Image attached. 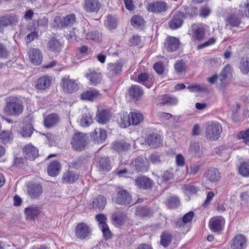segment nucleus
I'll use <instances>...</instances> for the list:
<instances>
[{"label": "nucleus", "instance_id": "nucleus-1", "mask_svg": "<svg viewBox=\"0 0 249 249\" xmlns=\"http://www.w3.org/2000/svg\"><path fill=\"white\" fill-rule=\"evenodd\" d=\"M23 107L20 99L15 96H10L5 99L3 112L9 116H18L22 113Z\"/></svg>", "mask_w": 249, "mask_h": 249}, {"label": "nucleus", "instance_id": "nucleus-2", "mask_svg": "<svg viewBox=\"0 0 249 249\" xmlns=\"http://www.w3.org/2000/svg\"><path fill=\"white\" fill-rule=\"evenodd\" d=\"M222 131V126L219 123L212 122L206 126L205 136L207 139L216 140L219 137Z\"/></svg>", "mask_w": 249, "mask_h": 249}, {"label": "nucleus", "instance_id": "nucleus-3", "mask_svg": "<svg viewBox=\"0 0 249 249\" xmlns=\"http://www.w3.org/2000/svg\"><path fill=\"white\" fill-rule=\"evenodd\" d=\"M112 200L115 203L120 205L130 204L131 197L126 190L123 188H118L116 194L112 196Z\"/></svg>", "mask_w": 249, "mask_h": 249}, {"label": "nucleus", "instance_id": "nucleus-4", "mask_svg": "<svg viewBox=\"0 0 249 249\" xmlns=\"http://www.w3.org/2000/svg\"><path fill=\"white\" fill-rule=\"evenodd\" d=\"M86 142V135L77 132L72 136L71 144L74 149L76 150H81L85 147L87 143Z\"/></svg>", "mask_w": 249, "mask_h": 249}, {"label": "nucleus", "instance_id": "nucleus-5", "mask_svg": "<svg viewBox=\"0 0 249 249\" xmlns=\"http://www.w3.org/2000/svg\"><path fill=\"white\" fill-rule=\"evenodd\" d=\"M168 7L166 2L160 0L148 3L146 6V9L149 12L160 14L166 11Z\"/></svg>", "mask_w": 249, "mask_h": 249}, {"label": "nucleus", "instance_id": "nucleus-6", "mask_svg": "<svg viewBox=\"0 0 249 249\" xmlns=\"http://www.w3.org/2000/svg\"><path fill=\"white\" fill-rule=\"evenodd\" d=\"M19 19L16 15H6L0 18V32H2L4 27L14 26L18 22Z\"/></svg>", "mask_w": 249, "mask_h": 249}, {"label": "nucleus", "instance_id": "nucleus-7", "mask_svg": "<svg viewBox=\"0 0 249 249\" xmlns=\"http://www.w3.org/2000/svg\"><path fill=\"white\" fill-rule=\"evenodd\" d=\"M90 232L89 227L85 223H80L77 225L75 229L76 236L80 239L87 237Z\"/></svg>", "mask_w": 249, "mask_h": 249}, {"label": "nucleus", "instance_id": "nucleus-8", "mask_svg": "<svg viewBox=\"0 0 249 249\" xmlns=\"http://www.w3.org/2000/svg\"><path fill=\"white\" fill-rule=\"evenodd\" d=\"M61 84L63 90L68 93L75 92L78 89V86L76 82L69 78H63Z\"/></svg>", "mask_w": 249, "mask_h": 249}, {"label": "nucleus", "instance_id": "nucleus-9", "mask_svg": "<svg viewBox=\"0 0 249 249\" xmlns=\"http://www.w3.org/2000/svg\"><path fill=\"white\" fill-rule=\"evenodd\" d=\"M95 164L100 171L107 172L111 169V163L108 157H97L95 159Z\"/></svg>", "mask_w": 249, "mask_h": 249}, {"label": "nucleus", "instance_id": "nucleus-10", "mask_svg": "<svg viewBox=\"0 0 249 249\" xmlns=\"http://www.w3.org/2000/svg\"><path fill=\"white\" fill-rule=\"evenodd\" d=\"M29 58L35 65H40L42 61V55L40 51L36 48H32L28 51Z\"/></svg>", "mask_w": 249, "mask_h": 249}, {"label": "nucleus", "instance_id": "nucleus-11", "mask_svg": "<svg viewBox=\"0 0 249 249\" xmlns=\"http://www.w3.org/2000/svg\"><path fill=\"white\" fill-rule=\"evenodd\" d=\"M135 185L140 189H151L153 186V181L149 178L142 176L136 178L135 180Z\"/></svg>", "mask_w": 249, "mask_h": 249}, {"label": "nucleus", "instance_id": "nucleus-12", "mask_svg": "<svg viewBox=\"0 0 249 249\" xmlns=\"http://www.w3.org/2000/svg\"><path fill=\"white\" fill-rule=\"evenodd\" d=\"M132 163L138 172L147 171L149 169V162L146 158L138 157Z\"/></svg>", "mask_w": 249, "mask_h": 249}, {"label": "nucleus", "instance_id": "nucleus-13", "mask_svg": "<svg viewBox=\"0 0 249 249\" xmlns=\"http://www.w3.org/2000/svg\"><path fill=\"white\" fill-rule=\"evenodd\" d=\"M23 151L25 158L29 160H34L39 155L38 149L32 144L25 145Z\"/></svg>", "mask_w": 249, "mask_h": 249}, {"label": "nucleus", "instance_id": "nucleus-14", "mask_svg": "<svg viewBox=\"0 0 249 249\" xmlns=\"http://www.w3.org/2000/svg\"><path fill=\"white\" fill-rule=\"evenodd\" d=\"M247 246V239L242 234L236 235L232 240L231 247L232 249H244Z\"/></svg>", "mask_w": 249, "mask_h": 249}, {"label": "nucleus", "instance_id": "nucleus-15", "mask_svg": "<svg viewBox=\"0 0 249 249\" xmlns=\"http://www.w3.org/2000/svg\"><path fill=\"white\" fill-rule=\"evenodd\" d=\"M83 7L87 12H97L101 7V3L98 0H86Z\"/></svg>", "mask_w": 249, "mask_h": 249}, {"label": "nucleus", "instance_id": "nucleus-16", "mask_svg": "<svg viewBox=\"0 0 249 249\" xmlns=\"http://www.w3.org/2000/svg\"><path fill=\"white\" fill-rule=\"evenodd\" d=\"M86 76L89 80L90 84L94 86L100 84L102 79L101 73L94 70H89Z\"/></svg>", "mask_w": 249, "mask_h": 249}, {"label": "nucleus", "instance_id": "nucleus-17", "mask_svg": "<svg viewBox=\"0 0 249 249\" xmlns=\"http://www.w3.org/2000/svg\"><path fill=\"white\" fill-rule=\"evenodd\" d=\"M61 165L57 160L51 162L47 168L48 175L51 177H56L60 172Z\"/></svg>", "mask_w": 249, "mask_h": 249}, {"label": "nucleus", "instance_id": "nucleus-18", "mask_svg": "<svg viewBox=\"0 0 249 249\" xmlns=\"http://www.w3.org/2000/svg\"><path fill=\"white\" fill-rule=\"evenodd\" d=\"M184 14L182 12H177L174 16L170 22L169 26L172 29H176L180 27L183 23Z\"/></svg>", "mask_w": 249, "mask_h": 249}, {"label": "nucleus", "instance_id": "nucleus-19", "mask_svg": "<svg viewBox=\"0 0 249 249\" xmlns=\"http://www.w3.org/2000/svg\"><path fill=\"white\" fill-rule=\"evenodd\" d=\"M82 99L90 101H95L101 98V94L97 90H88L81 95Z\"/></svg>", "mask_w": 249, "mask_h": 249}, {"label": "nucleus", "instance_id": "nucleus-20", "mask_svg": "<svg viewBox=\"0 0 249 249\" xmlns=\"http://www.w3.org/2000/svg\"><path fill=\"white\" fill-rule=\"evenodd\" d=\"M78 178V174L74 171L69 170L63 174L62 180L63 183L72 184L75 182Z\"/></svg>", "mask_w": 249, "mask_h": 249}, {"label": "nucleus", "instance_id": "nucleus-21", "mask_svg": "<svg viewBox=\"0 0 249 249\" xmlns=\"http://www.w3.org/2000/svg\"><path fill=\"white\" fill-rule=\"evenodd\" d=\"M59 121L58 115L55 113H51L45 118L44 124L46 127L50 128L56 125Z\"/></svg>", "mask_w": 249, "mask_h": 249}, {"label": "nucleus", "instance_id": "nucleus-22", "mask_svg": "<svg viewBox=\"0 0 249 249\" xmlns=\"http://www.w3.org/2000/svg\"><path fill=\"white\" fill-rule=\"evenodd\" d=\"M224 219L221 217H217L212 218L209 223L211 229L214 232L220 231L224 224Z\"/></svg>", "mask_w": 249, "mask_h": 249}, {"label": "nucleus", "instance_id": "nucleus-23", "mask_svg": "<svg viewBox=\"0 0 249 249\" xmlns=\"http://www.w3.org/2000/svg\"><path fill=\"white\" fill-rule=\"evenodd\" d=\"M92 138L97 143H102L107 138L106 132L101 128H96L92 132Z\"/></svg>", "mask_w": 249, "mask_h": 249}, {"label": "nucleus", "instance_id": "nucleus-24", "mask_svg": "<svg viewBox=\"0 0 249 249\" xmlns=\"http://www.w3.org/2000/svg\"><path fill=\"white\" fill-rule=\"evenodd\" d=\"M129 96L135 101H138L142 96V89L137 85L132 86L128 90Z\"/></svg>", "mask_w": 249, "mask_h": 249}, {"label": "nucleus", "instance_id": "nucleus-25", "mask_svg": "<svg viewBox=\"0 0 249 249\" xmlns=\"http://www.w3.org/2000/svg\"><path fill=\"white\" fill-rule=\"evenodd\" d=\"M28 194L33 198H38L42 193V188L39 184H31L28 187Z\"/></svg>", "mask_w": 249, "mask_h": 249}, {"label": "nucleus", "instance_id": "nucleus-26", "mask_svg": "<svg viewBox=\"0 0 249 249\" xmlns=\"http://www.w3.org/2000/svg\"><path fill=\"white\" fill-rule=\"evenodd\" d=\"M179 45V40L174 37L167 38L165 42V47L169 51L171 52L176 51L178 48Z\"/></svg>", "mask_w": 249, "mask_h": 249}, {"label": "nucleus", "instance_id": "nucleus-27", "mask_svg": "<svg viewBox=\"0 0 249 249\" xmlns=\"http://www.w3.org/2000/svg\"><path fill=\"white\" fill-rule=\"evenodd\" d=\"M130 144L124 140H118L113 143L112 148L119 152L128 150Z\"/></svg>", "mask_w": 249, "mask_h": 249}, {"label": "nucleus", "instance_id": "nucleus-28", "mask_svg": "<svg viewBox=\"0 0 249 249\" xmlns=\"http://www.w3.org/2000/svg\"><path fill=\"white\" fill-rule=\"evenodd\" d=\"M51 82V77L44 76L37 80L36 87L38 89H44L50 87Z\"/></svg>", "mask_w": 249, "mask_h": 249}, {"label": "nucleus", "instance_id": "nucleus-29", "mask_svg": "<svg viewBox=\"0 0 249 249\" xmlns=\"http://www.w3.org/2000/svg\"><path fill=\"white\" fill-rule=\"evenodd\" d=\"M110 117V112L108 110H98L96 114V119L100 124H106L107 122Z\"/></svg>", "mask_w": 249, "mask_h": 249}, {"label": "nucleus", "instance_id": "nucleus-30", "mask_svg": "<svg viewBox=\"0 0 249 249\" xmlns=\"http://www.w3.org/2000/svg\"><path fill=\"white\" fill-rule=\"evenodd\" d=\"M147 142L151 147L156 148L161 144V137L158 134L150 135L147 138Z\"/></svg>", "mask_w": 249, "mask_h": 249}, {"label": "nucleus", "instance_id": "nucleus-31", "mask_svg": "<svg viewBox=\"0 0 249 249\" xmlns=\"http://www.w3.org/2000/svg\"><path fill=\"white\" fill-rule=\"evenodd\" d=\"M207 179L212 182L218 181L220 179V173L216 168H211L206 173Z\"/></svg>", "mask_w": 249, "mask_h": 249}, {"label": "nucleus", "instance_id": "nucleus-32", "mask_svg": "<svg viewBox=\"0 0 249 249\" xmlns=\"http://www.w3.org/2000/svg\"><path fill=\"white\" fill-rule=\"evenodd\" d=\"M14 138L13 133L11 130H4L0 132V140L4 144L11 142Z\"/></svg>", "mask_w": 249, "mask_h": 249}, {"label": "nucleus", "instance_id": "nucleus-33", "mask_svg": "<svg viewBox=\"0 0 249 249\" xmlns=\"http://www.w3.org/2000/svg\"><path fill=\"white\" fill-rule=\"evenodd\" d=\"M47 46L50 51L56 53L60 51L62 45L59 40L55 38H52L48 42Z\"/></svg>", "mask_w": 249, "mask_h": 249}, {"label": "nucleus", "instance_id": "nucleus-34", "mask_svg": "<svg viewBox=\"0 0 249 249\" xmlns=\"http://www.w3.org/2000/svg\"><path fill=\"white\" fill-rule=\"evenodd\" d=\"M237 11L239 16L249 17V0L242 2Z\"/></svg>", "mask_w": 249, "mask_h": 249}, {"label": "nucleus", "instance_id": "nucleus-35", "mask_svg": "<svg viewBox=\"0 0 249 249\" xmlns=\"http://www.w3.org/2000/svg\"><path fill=\"white\" fill-rule=\"evenodd\" d=\"M107 204V199L103 196H99L92 201L93 208L103 209Z\"/></svg>", "mask_w": 249, "mask_h": 249}, {"label": "nucleus", "instance_id": "nucleus-36", "mask_svg": "<svg viewBox=\"0 0 249 249\" xmlns=\"http://www.w3.org/2000/svg\"><path fill=\"white\" fill-rule=\"evenodd\" d=\"M239 68L243 74H248L249 72V57L242 58L239 64Z\"/></svg>", "mask_w": 249, "mask_h": 249}, {"label": "nucleus", "instance_id": "nucleus-37", "mask_svg": "<svg viewBox=\"0 0 249 249\" xmlns=\"http://www.w3.org/2000/svg\"><path fill=\"white\" fill-rule=\"evenodd\" d=\"M120 116L119 124L121 127L125 128L131 124L130 114H128L127 112H125L121 114Z\"/></svg>", "mask_w": 249, "mask_h": 249}, {"label": "nucleus", "instance_id": "nucleus-38", "mask_svg": "<svg viewBox=\"0 0 249 249\" xmlns=\"http://www.w3.org/2000/svg\"><path fill=\"white\" fill-rule=\"evenodd\" d=\"M25 213L28 219H34L39 213V211L37 207L31 206L25 210Z\"/></svg>", "mask_w": 249, "mask_h": 249}, {"label": "nucleus", "instance_id": "nucleus-39", "mask_svg": "<svg viewBox=\"0 0 249 249\" xmlns=\"http://www.w3.org/2000/svg\"><path fill=\"white\" fill-rule=\"evenodd\" d=\"M112 219L115 224L122 226L126 219V215L124 213H114L112 215Z\"/></svg>", "mask_w": 249, "mask_h": 249}, {"label": "nucleus", "instance_id": "nucleus-40", "mask_svg": "<svg viewBox=\"0 0 249 249\" xmlns=\"http://www.w3.org/2000/svg\"><path fill=\"white\" fill-rule=\"evenodd\" d=\"M231 71V67L229 65H227L224 68L219 76V79L221 81V84H223L224 81L227 78L232 76Z\"/></svg>", "mask_w": 249, "mask_h": 249}, {"label": "nucleus", "instance_id": "nucleus-41", "mask_svg": "<svg viewBox=\"0 0 249 249\" xmlns=\"http://www.w3.org/2000/svg\"><path fill=\"white\" fill-rule=\"evenodd\" d=\"M123 64L120 62H116L114 63H110L107 67V70L112 74H118L122 71Z\"/></svg>", "mask_w": 249, "mask_h": 249}, {"label": "nucleus", "instance_id": "nucleus-42", "mask_svg": "<svg viewBox=\"0 0 249 249\" xmlns=\"http://www.w3.org/2000/svg\"><path fill=\"white\" fill-rule=\"evenodd\" d=\"M131 124L136 125L142 122L143 115L139 112H132L130 113Z\"/></svg>", "mask_w": 249, "mask_h": 249}, {"label": "nucleus", "instance_id": "nucleus-43", "mask_svg": "<svg viewBox=\"0 0 249 249\" xmlns=\"http://www.w3.org/2000/svg\"><path fill=\"white\" fill-rule=\"evenodd\" d=\"M93 123V119L89 113L84 114L80 121V125L82 127H88Z\"/></svg>", "mask_w": 249, "mask_h": 249}, {"label": "nucleus", "instance_id": "nucleus-44", "mask_svg": "<svg viewBox=\"0 0 249 249\" xmlns=\"http://www.w3.org/2000/svg\"><path fill=\"white\" fill-rule=\"evenodd\" d=\"M159 100L161 101L160 104L162 105L168 104L169 105H175L177 104L178 102L177 98L170 97L166 95L161 96Z\"/></svg>", "mask_w": 249, "mask_h": 249}, {"label": "nucleus", "instance_id": "nucleus-45", "mask_svg": "<svg viewBox=\"0 0 249 249\" xmlns=\"http://www.w3.org/2000/svg\"><path fill=\"white\" fill-rule=\"evenodd\" d=\"M105 24L109 30L113 29L117 26V19L115 16L108 15L105 21Z\"/></svg>", "mask_w": 249, "mask_h": 249}, {"label": "nucleus", "instance_id": "nucleus-46", "mask_svg": "<svg viewBox=\"0 0 249 249\" xmlns=\"http://www.w3.org/2000/svg\"><path fill=\"white\" fill-rule=\"evenodd\" d=\"M227 26L230 25L232 27H237L239 26L240 20L238 17L234 14L230 15L226 20Z\"/></svg>", "mask_w": 249, "mask_h": 249}, {"label": "nucleus", "instance_id": "nucleus-47", "mask_svg": "<svg viewBox=\"0 0 249 249\" xmlns=\"http://www.w3.org/2000/svg\"><path fill=\"white\" fill-rule=\"evenodd\" d=\"M172 235L168 232H163L160 235V244L164 247H167L171 242Z\"/></svg>", "mask_w": 249, "mask_h": 249}, {"label": "nucleus", "instance_id": "nucleus-48", "mask_svg": "<svg viewBox=\"0 0 249 249\" xmlns=\"http://www.w3.org/2000/svg\"><path fill=\"white\" fill-rule=\"evenodd\" d=\"M194 216V213L191 211L186 213L182 217V220L178 221L177 222V225L179 227L184 226V225L186 223L190 222Z\"/></svg>", "mask_w": 249, "mask_h": 249}, {"label": "nucleus", "instance_id": "nucleus-49", "mask_svg": "<svg viewBox=\"0 0 249 249\" xmlns=\"http://www.w3.org/2000/svg\"><path fill=\"white\" fill-rule=\"evenodd\" d=\"M75 21V17L73 14H70L66 16L61 21L62 27L68 26L73 24Z\"/></svg>", "mask_w": 249, "mask_h": 249}, {"label": "nucleus", "instance_id": "nucleus-50", "mask_svg": "<svg viewBox=\"0 0 249 249\" xmlns=\"http://www.w3.org/2000/svg\"><path fill=\"white\" fill-rule=\"evenodd\" d=\"M166 205L168 208L170 209L176 208L179 205V200L178 198L175 196H171L170 198L167 200Z\"/></svg>", "mask_w": 249, "mask_h": 249}, {"label": "nucleus", "instance_id": "nucleus-51", "mask_svg": "<svg viewBox=\"0 0 249 249\" xmlns=\"http://www.w3.org/2000/svg\"><path fill=\"white\" fill-rule=\"evenodd\" d=\"M239 172L244 177H249V163L243 162L240 166Z\"/></svg>", "mask_w": 249, "mask_h": 249}, {"label": "nucleus", "instance_id": "nucleus-52", "mask_svg": "<svg viewBox=\"0 0 249 249\" xmlns=\"http://www.w3.org/2000/svg\"><path fill=\"white\" fill-rule=\"evenodd\" d=\"M184 192L187 195L195 194L198 190V188L194 185L191 184H186L182 187Z\"/></svg>", "mask_w": 249, "mask_h": 249}, {"label": "nucleus", "instance_id": "nucleus-53", "mask_svg": "<svg viewBox=\"0 0 249 249\" xmlns=\"http://www.w3.org/2000/svg\"><path fill=\"white\" fill-rule=\"evenodd\" d=\"M237 137L238 139H243L244 142L249 145V129L239 132Z\"/></svg>", "mask_w": 249, "mask_h": 249}, {"label": "nucleus", "instance_id": "nucleus-54", "mask_svg": "<svg viewBox=\"0 0 249 249\" xmlns=\"http://www.w3.org/2000/svg\"><path fill=\"white\" fill-rule=\"evenodd\" d=\"M191 152L196 156L201 155L200 145L198 142H194L191 143L190 147Z\"/></svg>", "mask_w": 249, "mask_h": 249}, {"label": "nucleus", "instance_id": "nucleus-55", "mask_svg": "<svg viewBox=\"0 0 249 249\" xmlns=\"http://www.w3.org/2000/svg\"><path fill=\"white\" fill-rule=\"evenodd\" d=\"M136 214L142 217L149 216L151 214L150 210L144 208L140 207L138 208L136 211Z\"/></svg>", "mask_w": 249, "mask_h": 249}, {"label": "nucleus", "instance_id": "nucleus-56", "mask_svg": "<svg viewBox=\"0 0 249 249\" xmlns=\"http://www.w3.org/2000/svg\"><path fill=\"white\" fill-rule=\"evenodd\" d=\"M205 35V29L201 27H198L195 30L193 36L198 40L203 39Z\"/></svg>", "mask_w": 249, "mask_h": 249}, {"label": "nucleus", "instance_id": "nucleus-57", "mask_svg": "<svg viewBox=\"0 0 249 249\" xmlns=\"http://www.w3.org/2000/svg\"><path fill=\"white\" fill-rule=\"evenodd\" d=\"M175 69L177 73H180L185 71V63L182 60H178L175 64Z\"/></svg>", "mask_w": 249, "mask_h": 249}, {"label": "nucleus", "instance_id": "nucleus-58", "mask_svg": "<svg viewBox=\"0 0 249 249\" xmlns=\"http://www.w3.org/2000/svg\"><path fill=\"white\" fill-rule=\"evenodd\" d=\"M33 131V128L30 125L22 127L20 134L22 137H28L31 136Z\"/></svg>", "mask_w": 249, "mask_h": 249}, {"label": "nucleus", "instance_id": "nucleus-59", "mask_svg": "<svg viewBox=\"0 0 249 249\" xmlns=\"http://www.w3.org/2000/svg\"><path fill=\"white\" fill-rule=\"evenodd\" d=\"M188 89L191 92H206L208 91V89L203 86L200 85H195L189 86Z\"/></svg>", "mask_w": 249, "mask_h": 249}, {"label": "nucleus", "instance_id": "nucleus-60", "mask_svg": "<svg viewBox=\"0 0 249 249\" xmlns=\"http://www.w3.org/2000/svg\"><path fill=\"white\" fill-rule=\"evenodd\" d=\"M131 24L135 27H138L143 24V18L138 16H134L131 19Z\"/></svg>", "mask_w": 249, "mask_h": 249}, {"label": "nucleus", "instance_id": "nucleus-61", "mask_svg": "<svg viewBox=\"0 0 249 249\" xmlns=\"http://www.w3.org/2000/svg\"><path fill=\"white\" fill-rule=\"evenodd\" d=\"M103 236L106 239H108L111 237V232L107 224L102 225L100 227Z\"/></svg>", "mask_w": 249, "mask_h": 249}, {"label": "nucleus", "instance_id": "nucleus-62", "mask_svg": "<svg viewBox=\"0 0 249 249\" xmlns=\"http://www.w3.org/2000/svg\"><path fill=\"white\" fill-rule=\"evenodd\" d=\"M101 36L100 34L97 32H90L87 34V38L88 39H91L96 42H99L101 40Z\"/></svg>", "mask_w": 249, "mask_h": 249}, {"label": "nucleus", "instance_id": "nucleus-63", "mask_svg": "<svg viewBox=\"0 0 249 249\" xmlns=\"http://www.w3.org/2000/svg\"><path fill=\"white\" fill-rule=\"evenodd\" d=\"M198 13L197 8L195 7H188L186 9L185 14L184 15V18L189 17L192 18L194 16L196 15Z\"/></svg>", "mask_w": 249, "mask_h": 249}, {"label": "nucleus", "instance_id": "nucleus-64", "mask_svg": "<svg viewBox=\"0 0 249 249\" xmlns=\"http://www.w3.org/2000/svg\"><path fill=\"white\" fill-rule=\"evenodd\" d=\"M138 81L140 83L143 84L149 81V75L146 73H142L138 77Z\"/></svg>", "mask_w": 249, "mask_h": 249}]
</instances>
